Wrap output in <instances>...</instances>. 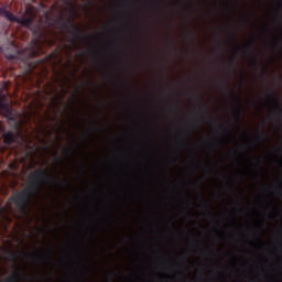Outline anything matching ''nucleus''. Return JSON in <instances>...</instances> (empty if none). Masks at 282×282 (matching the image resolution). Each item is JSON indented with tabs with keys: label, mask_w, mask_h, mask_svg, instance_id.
Listing matches in <instances>:
<instances>
[{
	"label": "nucleus",
	"mask_w": 282,
	"mask_h": 282,
	"mask_svg": "<svg viewBox=\"0 0 282 282\" xmlns=\"http://www.w3.org/2000/svg\"><path fill=\"white\" fill-rule=\"evenodd\" d=\"M191 132H187L186 135H189Z\"/></svg>",
	"instance_id": "31"
},
{
	"label": "nucleus",
	"mask_w": 282,
	"mask_h": 282,
	"mask_svg": "<svg viewBox=\"0 0 282 282\" xmlns=\"http://www.w3.org/2000/svg\"><path fill=\"white\" fill-rule=\"evenodd\" d=\"M213 149H215L217 145L216 144H212Z\"/></svg>",
	"instance_id": "24"
},
{
	"label": "nucleus",
	"mask_w": 282,
	"mask_h": 282,
	"mask_svg": "<svg viewBox=\"0 0 282 282\" xmlns=\"http://www.w3.org/2000/svg\"><path fill=\"white\" fill-rule=\"evenodd\" d=\"M3 17H6L7 20L10 21L11 23H17L19 21V18L17 15H14V13H12V11H10L8 9Z\"/></svg>",
	"instance_id": "5"
},
{
	"label": "nucleus",
	"mask_w": 282,
	"mask_h": 282,
	"mask_svg": "<svg viewBox=\"0 0 282 282\" xmlns=\"http://www.w3.org/2000/svg\"><path fill=\"white\" fill-rule=\"evenodd\" d=\"M3 89L0 88V111L4 116V118H10V116H14V110L10 108V104L3 101Z\"/></svg>",
	"instance_id": "3"
},
{
	"label": "nucleus",
	"mask_w": 282,
	"mask_h": 282,
	"mask_svg": "<svg viewBox=\"0 0 282 282\" xmlns=\"http://www.w3.org/2000/svg\"><path fill=\"white\" fill-rule=\"evenodd\" d=\"M182 264H183V265H186V262L183 261Z\"/></svg>",
	"instance_id": "27"
},
{
	"label": "nucleus",
	"mask_w": 282,
	"mask_h": 282,
	"mask_svg": "<svg viewBox=\"0 0 282 282\" xmlns=\"http://www.w3.org/2000/svg\"><path fill=\"white\" fill-rule=\"evenodd\" d=\"M30 281H31V282L34 281V278H30Z\"/></svg>",
	"instance_id": "25"
},
{
	"label": "nucleus",
	"mask_w": 282,
	"mask_h": 282,
	"mask_svg": "<svg viewBox=\"0 0 282 282\" xmlns=\"http://www.w3.org/2000/svg\"><path fill=\"white\" fill-rule=\"evenodd\" d=\"M17 23H19L20 25H24V28H30L33 23L32 18H23V19H19Z\"/></svg>",
	"instance_id": "6"
},
{
	"label": "nucleus",
	"mask_w": 282,
	"mask_h": 282,
	"mask_svg": "<svg viewBox=\"0 0 282 282\" xmlns=\"http://www.w3.org/2000/svg\"><path fill=\"white\" fill-rule=\"evenodd\" d=\"M187 207H191V202L186 200Z\"/></svg>",
	"instance_id": "20"
},
{
	"label": "nucleus",
	"mask_w": 282,
	"mask_h": 282,
	"mask_svg": "<svg viewBox=\"0 0 282 282\" xmlns=\"http://www.w3.org/2000/svg\"><path fill=\"white\" fill-rule=\"evenodd\" d=\"M231 67H235V63H234V64H231Z\"/></svg>",
	"instance_id": "29"
},
{
	"label": "nucleus",
	"mask_w": 282,
	"mask_h": 282,
	"mask_svg": "<svg viewBox=\"0 0 282 282\" xmlns=\"http://www.w3.org/2000/svg\"><path fill=\"white\" fill-rule=\"evenodd\" d=\"M88 6H91V2H88Z\"/></svg>",
	"instance_id": "30"
},
{
	"label": "nucleus",
	"mask_w": 282,
	"mask_h": 282,
	"mask_svg": "<svg viewBox=\"0 0 282 282\" xmlns=\"http://www.w3.org/2000/svg\"><path fill=\"white\" fill-rule=\"evenodd\" d=\"M259 166H261V161L258 162Z\"/></svg>",
	"instance_id": "26"
},
{
	"label": "nucleus",
	"mask_w": 282,
	"mask_h": 282,
	"mask_svg": "<svg viewBox=\"0 0 282 282\" xmlns=\"http://www.w3.org/2000/svg\"><path fill=\"white\" fill-rule=\"evenodd\" d=\"M48 259H50V261H52V251H51V253L48 256Z\"/></svg>",
	"instance_id": "22"
},
{
	"label": "nucleus",
	"mask_w": 282,
	"mask_h": 282,
	"mask_svg": "<svg viewBox=\"0 0 282 282\" xmlns=\"http://www.w3.org/2000/svg\"><path fill=\"white\" fill-rule=\"evenodd\" d=\"M276 20H278V21H282V19H281V15H280V14H278Z\"/></svg>",
	"instance_id": "19"
},
{
	"label": "nucleus",
	"mask_w": 282,
	"mask_h": 282,
	"mask_svg": "<svg viewBox=\"0 0 282 282\" xmlns=\"http://www.w3.org/2000/svg\"><path fill=\"white\" fill-rule=\"evenodd\" d=\"M64 156L70 158V150H64Z\"/></svg>",
	"instance_id": "16"
},
{
	"label": "nucleus",
	"mask_w": 282,
	"mask_h": 282,
	"mask_svg": "<svg viewBox=\"0 0 282 282\" xmlns=\"http://www.w3.org/2000/svg\"><path fill=\"white\" fill-rule=\"evenodd\" d=\"M93 123V131H98V128L96 127V123L94 121H91Z\"/></svg>",
	"instance_id": "17"
},
{
	"label": "nucleus",
	"mask_w": 282,
	"mask_h": 282,
	"mask_svg": "<svg viewBox=\"0 0 282 282\" xmlns=\"http://www.w3.org/2000/svg\"><path fill=\"white\" fill-rule=\"evenodd\" d=\"M55 161H56V162H59L58 156H56V154H55Z\"/></svg>",
	"instance_id": "23"
},
{
	"label": "nucleus",
	"mask_w": 282,
	"mask_h": 282,
	"mask_svg": "<svg viewBox=\"0 0 282 282\" xmlns=\"http://www.w3.org/2000/svg\"><path fill=\"white\" fill-rule=\"evenodd\" d=\"M0 217H3V207H0Z\"/></svg>",
	"instance_id": "18"
},
{
	"label": "nucleus",
	"mask_w": 282,
	"mask_h": 282,
	"mask_svg": "<svg viewBox=\"0 0 282 282\" xmlns=\"http://www.w3.org/2000/svg\"><path fill=\"white\" fill-rule=\"evenodd\" d=\"M9 261H12L13 263L17 262V254L15 253H10V257H9Z\"/></svg>",
	"instance_id": "14"
},
{
	"label": "nucleus",
	"mask_w": 282,
	"mask_h": 282,
	"mask_svg": "<svg viewBox=\"0 0 282 282\" xmlns=\"http://www.w3.org/2000/svg\"><path fill=\"white\" fill-rule=\"evenodd\" d=\"M1 50H2V48H1V46H0V52H1Z\"/></svg>",
	"instance_id": "33"
},
{
	"label": "nucleus",
	"mask_w": 282,
	"mask_h": 282,
	"mask_svg": "<svg viewBox=\"0 0 282 282\" xmlns=\"http://www.w3.org/2000/svg\"><path fill=\"white\" fill-rule=\"evenodd\" d=\"M236 116H237V120L239 121V118H241V102L239 101L237 104Z\"/></svg>",
	"instance_id": "9"
},
{
	"label": "nucleus",
	"mask_w": 282,
	"mask_h": 282,
	"mask_svg": "<svg viewBox=\"0 0 282 282\" xmlns=\"http://www.w3.org/2000/svg\"><path fill=\"white\" fill-rule=\"evenodd\" d=\"M258 142H265L268 140V135H265V132H262L257 137Z\"/></svg>",
	"instance_id": "11"
},
{
	"label": "nucleus",
	"mask_w": 282,
	"mask_h": 282,
	"mask_svg": "<svg viewBox=\"0 0 282 282\" xmlns=\"http://www.w3.org/2000/svg\"><path fill=\"white\" fill-rule=\"evenodd\" d=\"M218 129L220 131H225L226 135H232V131H230V129L224 127V126H218Z\"/></svg>",
	"instance_id": "10"
},
{
	"label": "nucleus",
	"mask_w": 282,
	"mask_h": 282,
	"mask_svg": "<svg viewBox=\"0 0 282 282\" xmlns=\"http://www.w3.org/2000/svg\"><path fill=\"white\" fill-rule=\"evenodd\" d=\"M279 8H280V9L282 8L281 3H279Z\"/></svg>",
	"instance_id": "28"
},
{
	"label": "nucleus",
	"mask_w": 282,
	"mask_h": 282,
	"mask_svg": "<svg viewBox=\"0 0 282 282\" xmlns=\"http://www.w3.org/2000/svg\"><path fill=\"white\" fill-rule=\"evenodd\" d=\"M267 98H270L274 102L275 107L279 109L275 116L282 118L281 100L278 98L276 93H274V90H271V93L267 95Z\"/></svg>",
	"instance_id": "4"
},
{
	"label": "nucleus",
	"mask_w": 282,
	"mask_h": 282,
	"mask_svg": "<svg viewBox=\"0 0 282 282\" xmlns=\"http://www.w3.org/2000/svg\"><path fill=\"white\" fill-rule=\"evenodd\" d=\"M7 11H8L7 7H0V17H4Z\"/></svg>",
	"instance_id": "13"
},
{
	"label": "nucleus",
	"mask_w": 282,
	"mask_h": 282,
	"mask_svg": "<svg viewBox=\"0 0 282 282\" xmlns=\"http://www.w3.org/2000/svg\"><path fill=\"white\" fill-rule=\"evenodd\" d=\"M4 143L8 145L14 144V134L12 132L4 134Z\"/></svg>",
	"instance_id": "8"
},
{
	"label": "nucleus",
	"mask_w": 282,
	"mask_h": 282,
	"mask_svg": "<svg viewBox=\"0 0 282 282\" xmlns=\"http://www.w3.org/2000/svg\"><path fill=\"white\" fill-rule=\"evenodd\" d=\"M249 52H251L253 56V67H257V63H259V57H257V54H254V42L249 43L248 45Z\"/></svg>",
	"instance_id": "7"
},
{
	"label": "nucleus",
	"mask_w": 282,
	"mask_h": 282,
	"mask_svg": "<svg viewBox=\"0 0 282 282\" xmlns=\"http://www.w3.org/2000/svg\"><path fill=\"white\" fill-rule=\"evenodd\" d=\"M8 58L12 59L14 58V55H9Z\"/></svg>",
	"instance_id": "21"
},
{
	"label": "nucleus",
	"mask_w": 282,
	"mask_h": 282,
	"mask_svg": "<svg viewBox=\"0 0 282 282\" xmlns=\"http://www.w3.org/2000/svg\"><path fill=\"white\" fill-rule=\"evenodd\" d=\"M192 124H195V129H199V124H200L199 119L198 118H194L192 120Z\"/></svg>",
	"instance_id": "12"
},
{
	"label": "nucleus",
	"mask_w": 282,
	"mask_h": 282,
	"mask_svg": "<svg viewBox=\"0 0 282 282\" xmlns=\"http://www.w3.org/2000/svg\"><path fill=\"white\" fill-rule=\"evenodd\" d=\"M28 180L29 185L9 198V202H12V204H14V206H17V208L21 212L28 208V204H30L32 195L39 197L41 188H43V184H46V182H48L51 185L56 184V186H59V188H64L65 186V184L61 182L59 177L56 178L54 176H50V173H47V170L45 169H39L31 172Z\"/></svg>",
	"instance_id": "1"
},
{
	"label": "nucleus",
	"mask_w": 282,
	"mask_h": 282,
	"mask_svg": "<svg viewBox=\"0 0 282 282\" xmlns=\"http://www.w3.org/2000/svg\"><path fill=\"white\" fill-rule=\"evenodd\" d=\"M204 208H206V210L209 213V215H213V212L210 209H208V203H206V200H204Z\"/></svg>",
	"instance_id": "15"
},
{
	"label": "nucleus",
	"mask_w": 282,
	"mask_h": 282,
	"mask_svg": "<svg viewBox=\"0 0 282 282\" xmlns=\"http://www.w3.org/2000/svg\"><path fill=\"white\" fill-rule=\"evenodd\" d=\"M198 248H202V246L198 245Z\"/></svg>",
	"instance_id": "32"
},
{
	"label": "nucleus",
	"mask_w": 282,
	"mask_h": 282,
	"mask_svg": "<svg viewBox=\"0 0 282 282\" xmlns=\"http://www.w3.org/2000/svg\"><path fill=\"white\" fill-rule=\"evenodd\" d=\"M61 25L62 28L73 29V31H70V36H73V39L69 40V43H72L73 45H78V41H84V43H87V41H89V36H87V34L80 35V32L83 31L78 26L69 24L63 20L61 21Z\"/></svg>",
	"instance_id": "2"
}]
</instances>
